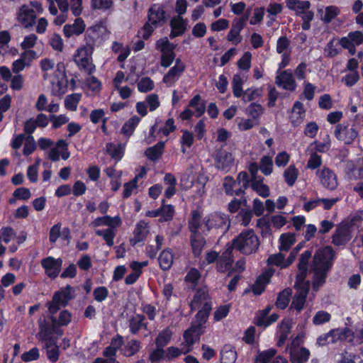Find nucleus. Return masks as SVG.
I'll use <instances>...</instances> for the list:
<instances>
[{
  "mask_svg": "<svg viewBox=\"0 0 363 363\" xmlns=\"http://www.w3.org/2000/svg\"><path fill=\"white\" fill-rule=\"evenodd\" d=\"M170 26L172 28V32L170 33L171 38L182 35L186 28V24L181 16H177L172 18Z\"/></svg>",
  "mask_w": 363,
  "mask_h": 363,
  "instance_id": "nucleus-30",
  "label": "nucleus"
},
{
  "mask_svg": "<svg viewBox=\"0 0 363 363\" xmlns=\"http://www.w3.org/2000/svg\"><path fill=\"white\" fill-rule=\"evenodd\" d=\"M291 296V290L290 289H286L280 292L278 295L276 305L281 309H284L289 305L290 301V296Z\"/></svg>",
  "mask_w": 363,
  "mask_h": 363,
  "instance_id": "nucleus-54",
  "label": "nucleus"
},
{
  "mask_svg": "<svg viewBox=\"0 0 363 363\" xmlns=\"http://www.w3.org/2000/svg\"><path fill=\"white\" fill-rule=\"evenodd\" d=\"M201 216L197 211L191 213V218L189 220V229L191 233H199V230L201 227Z\"/></svg>",
  "mask_w": 363,
  "mask_h": 363,
  "instance_id": "nucleus-55",
  "label": "nucleus"
},
{
  "mask_svg": "<svg viewBox=\"0 0 363 363\" xmlns=\"http://www.w3.org/2000/svg\"><path fill=\"white\" fill-rule=\"evenodd\" d=\"M275 83L283 89L288 91H294L296 88V83L295 79L290 70H284L278 72Z\"/></svg>",
  "mask_w": 363,
  "mask_h": 363,
  "instance_id": "nucleus-14",
  "label": "nucleus"
},
{
  "mask_svg": "<svg viewBox=\"0 0 363 363\" xmlns=\"http://www.w3.org/2000/svg\"><path fill=\"white\" fill-rule=\"evenodd\" d=\"M145 316L142 315H136L130 320V330L132 333H137L143 327L147 328L146 323H144Z\"/></svg>",
  "mask_w": 363,
  "mask_h": 363,
  "instance_id": "nucleus-48",
  "label": "nucleus"
},
{
  "mask_svg": "<svg viewBox=\"0 0 363 363\" xmlns=\"http://www.w3.org/2000/svg\"><path fill=\"white\" fill-rule=\"evenodd\" d=\"M340 13V9L335 6H329L325 8V16L322 18L325 23H330Z\"/></svg>",
  "mask_w": 363,
  "mask_h": 363,
  "instance_id": "nucleus-59",
  "label": "nucleus"
},
{
  "mask_svg": "<svg viewBox=\"0 0 363 363\" xmlns=\"http://www.w3.org/2000/svg\"><path fill=\"white\" fill-rule=\"evenodd\" d=\"M48 4V10L53 16H57L58 9L62 13H67L69 11L68 0H47Z\"/></svg>",
  "mask_w": 363,
  "mask_h": 363,
  "instance_id": "nucleus-32",
  "label": "nucleus"
},
{
  "mask_svg": "<svg viewBox=\"0 0 363 363\" xmlns=\"http://www.w3.org/2000/svg\"><path fill=\"white\" fill-rule=\"evenodd\" d=\"M308 259H306L301 256L298 262L299 273L296 275V280L295 283L296 286H298V282L304 281L308 267Z\"/></svg>",
  "mask_w": 363,
  "mask_h": 363,
  "instance_id": "nucleus-57",
  "label": "nucleus"
},
{
  "mask_svg": "<svg viewBox=\"0 0 363 363\" xmlns=\"http://www.w3.org/2000/svg\"><path fill=\"white\" fill-rule=\"evenodd\" d=\"M339 42L342 48L347 49L353 55L356 52L355 47L363 43V33L359 30L350 32L346 37L342 38Z\"/></svg>",
  "mask_w": 363,
  "mask_h": 363,
  "instance_id": "nucleus-13",
  "label": "nucleus"
},
{
  "mask_svg": "<svg viewBox=\"0 0 363 363\" xmlns=\"http://www.w3.org/2000/svg\"><path fill=\"white\" fill-rule=\"evenodd\" d=\"M94 46L92 43H86L85 45L76 50L73 55V60L77 67L89 74L93 73L96 67L93 63L92 54Z\"/></svg>",
  "mask_w": 363,
  "mask_h": 363,
  "instance_id": "nucleus-4",
  "label": "nucleus"
},
{
  "mask_svg": "<svg viewBox=\"0 0 363 363\" xmlns=\"http://www.w3.org/2000/svg\"><path fill=\"white\" fill-rule=\"evenodd\" d=\"M269 282V276L262 274L259 277L255 284L252 286V292L255 295H260L264 290V286Z\"/></svg>",
  "mask_w": 363,
  "mask_h": 363,
  "instance_id": "nucleus-58",
  "label": "nucleus"
},
{
  "mask_svg": "<svg viewBox=\"0 0 363 363\" xmlns=\"http://www.w3.org/2000/svg\"><path fill=\"white\" fill-rule=\"evenodd\" d=\"M291 363H305L310 357V351L306 347L293 348L289 351Z\"/></svg>",
  "mask_w": 363,
  "mask_h": 363,
  "instance_id": "nucleus-27",
  "label": "nucleus"
},
{
  "mask_svg": "<svg viewBox=\"0 0 363 363\" xmlns=\"http://www.w3.org/2000/svg\"><path fill=\"white\" fill-rule=\"evenodd\" d=\"M164 148V143L159 142L155 145L147 148L145 151V155L150 160H157L162 155Z\"/></svg>",
  "mask_w": 363,
  "mask_h": 363,
  "instance_id": "nucleus-38",
  "label": "nucleus"
},
{
  "mask_svg": "<svg viewBox=\"0 0 363 363\" xmlns=\"http://www.w3.org/2000/svg\"><path fill=\"white\" fill-rule=\"evenodd\" d=\"M125 149V143H119L116 145L113 143H108L106 145V150L107 153L116 162L120 161L123 158Z\"/></svg>",
  "mask_w": 363,
  "mask_h": 363,
  "instance_id": "nucleus-28",
  "label": "nucleus"
},
{
  "mask_svg": "<svg viewBox=\"0 0 363 363\" xmlns=\"http://www.w3.org/2000/svg\"><path fill=\"white\" fill-rule=\"evenodd\" d=\"M173 332L169 327L164 328L160 332L157 337L155 339V344L158 347H164L171 340Z\"/></svg>",
  "mask_w": 363,
  "mask_h": 363,
  "instance_id": "nucleus-40",
  "label": "nucleus"
},
{
  "mask_svg": "<svg viewBox=\"0 0 363 363\" xmlns=\"http://www.w3.org/2000/svg\"><path fill=\"white\" fill-rule=\"evenodd\" d=\"M277 353L274 348H269L263 351H257L255 359V363H268Z\"/></svg>",
  "mask_w": 363,
  "mask_h": 363,
  "instance_id": "nucleus-43",
  "label": "nucleus"
},
{
  "mask_svg": "<svg viewBox=\"0 0 363 363\" xmlns=\"http://www.w3.org/2000/svg\"><path fill=\"white\" fill-rule=\"evenodd\" d=\"M296 241L295 235L288 233H283L279 238V250L281 251H287L294 244Z\"/></svg>",
  "mask_w": 363,
  "mask_h": 363,
  "instance_id": "nucleus-46",
  "label": "nucleus"
},
{
  "mask_svg": "<svg viewBox=\"0 0 363 363\" xmlns=\"http://www.w3.org/2000/svg\"><path fill=\"white\" fill-rule=\"evenodd\" d=\"M158 262L162 270H168L172 266L174 262V254L171 249L166 248L160 254Z\"/></svg>",
  "mask_w": 363,
  "mask_h": 363,
  "instance_id": "nucleus-34",
  "label": "nucleus"
},
{
  "mask_svg": "<svg viewBox=\"0 0 363 363\" xmlns=\"http://www.w3.org/2000/svg\"><path fill=\"white\" fill-rule=\"evenodd\" d=\"M45 347L48 359L52 362H56L59 359L60 351L55 342L54 341L51 343L46 342Z\"/></svg>",
  "mask_w": 363,
  "mask_h": 363,
  "instance_id": "nucleus-50",
  "label": "nucleus"
},
{
  "mask_svg": "<svg viewBox=\"0 0 363 363\" xmlns=\"http://www.w3.org/2000/svg\"><path fill=\"white\" fill-rule=\"evenodd\" d=\"M234 157L233 155L226 151H220L215 157V166L220 171L228 172L233 165Z\"/></svg>",
  "mask_w": 363,
  "mask_h": 363,
  "instance_id": "nucleus-18",
  "label": "nucleus"
},
{
  "mask_svg": "<svg viewBox=\"0 0 363 363\" xmlns=\"http://www.w3.org/2000/svg\"><path fill=\"white\" fill-rule=\"evenodd\" d=\"M243 28L242 23H237L233 21L232 27L227 35V40L234 45H238L241 43L242 37L240 33Z\"/></svg>",
  "mask_w": 363,
  "mask_h": 363,
  "instance_id": "nucleus-31",
  "label": "nucleus"
},
{
  "mask_svg": "<svg viewBox=\"0 0 363 363\" xmlns=\"http://www.w3.org/2000/svg\"><path fill=\"white\" fill-rule=\"evenodd\" d=\"M150 233V226L144 220L139 221L135 227L133 231V238L132 242L133 244L143 241Z\"/></svg>",
  "mask_w": 363,
  "mask_h": 363,
  "instance_id": "nucleus-24",
  "label": "nucleus"
},
{
  "mask_svg": "<svg viewBox=\"0 0 363 363\" xmlns=\"http://www.w3.org/2000/svg\"><path fill=\"white\" fill-rule=\"evenodd\" d=\"M306 115V111L303 108V105L300 101H297L294 103L291 113L290 115V121L294 126H296L301 124Z\"/></svg>",
  "mask_w": 363,
  "mask_h": 363,
  "instance_id": "nucleus-25",
  "label": "nucleus"
},
{
  "mask_svg": "<svg viewBox=\"0 0 363 363\" xmlns=\"http://www.w3.org/2000/svg\"><path fill=\"white\" fill-rule=\"evenodd\" d=\"M137 88L140 93H147L154 89L155 83L150 77H143L139 79Z\"/></svg>",
  "mask_w": 363,
  "mask_h": 363,
  "instance_id": "nucleus-51",
  "label": "nucleus"
},
{
  "mask_svg": "<svg viewBox=\"0 0 363 363\" xmlns=\"http://www.w3.org/2000/svg\"><path fill=\"white\" fill-rule=\"evenodd\" d=\"M148 21L155 26H161L166 21V13L162 5L154 4L150 8Z\"/></svg>",
  "mask_w": 363,
  "mask_h": 363,
  "instance_id": "nucleus-17",
  "label": "nucleus"
},
{
  "mask_svg": "<svg viewBox=\"0 0 363 363\" xmlns=\"http://www.w3.org/2000/svg\"><path fill=\"white\" fill-rule=\"evenodd\" d=\"M34 53L32 50L25 51L21 56V57L15 60L12 64V71L13 73L17 74L19 72L24 69L26 66H28L29 63L26 62V57L31 55Z\"/></svg>",
  "mask_w": 363,
  "mask_h": 363,
  "instance_id": "nucleus-42",
  "label": "nucleus"
},
{
  "mask_svg": "<svg viewBox=\"0 0 363 363\" xmlns=\"http://www.w3.org/2000/svg\"><path fill=\"white\" fill-rule=\"evenodd\" d=\"M185 69L184 62L180 58L176 59L174 65L163 77L162 82L167 86H172L179 79Z\"/></svg>",
  "mask_w": 363,
  "mask_h": 363,
  "instance_id": "nucleus-12",
  "label": "nucleus"
},
{
  "mask_svg": "<svg viewBox=\"0 0 363 363\" xmlns=\"http://www.w3.org/2000/svg\"><path fill=\"white\" fill-rule=\"evenodd\" d=\"M111 48L115 53H119L118 60L121 62H124L130 54V48L123 46L122 43L118 42H113Z\"/></svg>",
  "mask_w": 363,
  "mask_h": 363,
  "instance_id": "nucleus-41",
  "label": "nucleus"
},
{
  "mask_svg": "<svg viewBox=\"0 0 363 363\" xmlns=\"http://www.w3.org/2000/svg\"><path fill=\"white\" fill-rule=\"evenodd\" d=\"M82 99V94L74 93L69 94L65 99V107L72 111H77L78 104Z\"/></svg>",
  "mask_w": 363,
  "mask_h": 363,
  "instance_id": "nucleus-45",
  "label": "nucleus"
},
{
  "mask_svg": "<svg viewBox=\"0 0 363 363\" xmlns=\"http://www.w3.org/2000/svg\"><path fill=\"white\" fill-rule=\"evenodd\" d=\"M201 335V330L196 325H191L184 333V342L182 346L184 347V354L190 352L192 350L194 344L199 340Z\"/></svg>",
  "mask_w": 363,
  "mask_h": 363,
  "instance_id": "nucleus-16",
  "label": "nucleus"
},
{
  "mask_svg": "<svg viewBox=\"0 0 363 363\" xmlns=\"http://www.w3.org/2000/svg\"><path fill=\"white\" fill-rule=\"evenodd\" d=\"M298 176V170L294 164H291L284 172L285 182L289 186H292Z\"/></svg>",
  "mask_w": 363,
  "mask_h": 363,
  "instance_id": "nucleus-47",
  "label": "nucleus"
},
{
  "mask_svg": "<svg viewBox=\"0 0 363 363\" xmlns=\"http://www.w3.org/2000/svg\"><path fill=\"white\" fill-rule=\"evenodd\" d=\"M201 99V96L197 94L191 99L189 104V107H192L195 109L196 117H200L206 110L205 104Z\"/></svg>",
  "mask_w": 363,
  "mask_h": 363,
  "instance_id": "nucleus-53",
  "label": "nucleus"
},
{
  "mask_svg": "<svg viewBox=\"0 0 363 363\" xmlns=\"http://www.w3.org/2000/svg\"><path fill=\"white\" fill-rule=\"evenodd\" d=\"M263 177H259L252 181V188L260 196L266 198L269 196V189L267 185L263 183Z\"/></svg>",
  "mask_w": 363,
  "mask_h": 363,
  "instance_id": "nucleus-39",
  "label": "nucleus"
},
{
  "mask_svg": "<svg viewBox=\"0 0 363 363\" xmlns=\"http://www.w3.org/2000/svg\"><path fill=\"white\" fill-rule=\"evenodd\" d=\"M334 134L339 141L345 145H351L358 138L359 131L354 125L342 123L335 126Z\"/></svg>",
  "mask_w": 363,
  "mask_h": 363,
  "instance_id": "nucleus-7",
  "label": "nucleus"
},
{
  "mask_svg": "<svg viewBox=\"0 0 363 363\" xmlns=\"http://www.w3.org/2000/svg\"><path fill=\"white\" fill-rule=\"evenodd\" d=\"M86 84L88 89L91 91L93 94H96L101 91V84L95 77L91 76L87 78Z\"/></svg>",
  "mask_w": 363,
  "mask_h": 363,
  "instance_id": "nucleus-64",
  "label": "nucleus"
},
{
  "mask_svg": "<svg viewBox=\"0 0 363 363\" xmlns=\"http://www.w3.org/2000/svg\"><path fill=\"white\" fill-rule=\"evenodd\" d=\"M43 12L42 4L37 1H31L30 4L21 6L17 13V19L25 28L33 26L38 14Z\"/></svg>",
  "mask_w": 363,
  "mask_h": 363,
  "instance_id": "nucleus-5",
  "label": "nucleus"
},
{
  "mask_svg": "<svg viewBox=\"0 0 363 363\" xmlns=\"http://www.w3.org/2000/svg\"><path fill=\"white\" fill-rule=\"evenodd\" d=\"M311 147H313V152L324 153L328 151L331 147V141L330 136L327 135L323 142L314 141L311 144Z\"/></svg>",
  "mask_w": 363,
  "mask_h": 363,
  "instance_id": "nucleus-49",
  "label": "nucleus"
},
{
  "mask_svg": "<svg viewBox=\"0 0 363 363\" xmlns=\"http://www.w3.org/2000/svg\"><path fill=\"white\" fill-rule=\"evenodd\" d=\"M335 256V252L330 246L320 248L315 252L310 270L313 274L312 284L315 290L325 284Z\"/></svg>",
  "mask_w": 363,
  "mask_h": 363,
  "instance_id": "nucleus-1",
  "label": "nucleus"
},
{
  "mask_svg": "<svg viewBox=\"0 0 363 363\" xmlns=\"http://www.w3.org/2000/svg\"><path fill=\"white\" fill-rule=\"evenodd\" d=\"M190 242L194 257H199L201 254L203 247L206 244L204 238L200 233H191L190 236Z\"/></svg>",
  "mask_w": 363,
  "mask_h": 363,
  "instance_id": "nucleus-29",
  "label": "nucleus"
},
{
  "mask_svg": "<svg viewBox=\"0 0 363 363\" xmlns=\"http://www.w3.org/2000/svg\"><path fill=\"white\" fill-rule=\"evenodd\" d=\"M293 326L292 320L290 318H284L281 320L277 328V336L278 338L277 345L282 347L291 333Z\"/></svg>",
  "mask_w": 363,
  "mask_h": 363,
  "instance_id": "nucleus-19",
  "label": "nucleus"
},
{
  "mask_svg": "<svg viewBox=\"0 0 363 363\" xmlns=\"http://www.w3.org/2000/svg\"><path fill=\"white\" fill-rule=\"evenodd\" d=\"M352 238L347 227L338 226L332 237V242L337 246L345 245Z\"/></svg>",
  "mask_w": 363,
  "mask_h": 363,
  "instance_id": "nucleus-23",
  "label": "nucleus"
},
{
  "mask_svg": "<svg viewBox=\"0 0 363 363\" xmlns=\"http://www.w3.org/2000/svg\"><path fill=\"white\" fill-rule=\"evenodd\" d=\"M259 240L252 230H246L240 233L233 240L234 248L244 255L255 253L259 246Z\"/></svg>",
  "mask_w": 363,
  "mask_h": 363,
  "instance_id": "nucleus-3",
  "label": "nucleus"
},
{
  "mask_svg": "<svg viewBox=\"0 0 363 363\" xmlns=\"http://www.w3.org/2000/svg\"><path fill=\"white\" fill-rule=\"evenodd\" d=\"M140 121V118L138 116H134L131 117L123 124L121 128V133L127 137H130L133 134Z\"/></svg>",
  "mask_w": 363,
  "mask_h": 363,
  "instance_id": "nucleus-37",
  "label": "nucleus"
},
{
  "mask_svg": "<svg viewBox=\"0 0 363 363\" xmlns=\"http://www.w3.org/2000/svg\"><path fill=\"white\" fill-rule=\"evenodd\" d=\"M71 291L72 287L67 285L54 294L52 300L48 306V310L51 314H55L61 307L68 304L72 298Z\"/></svg>",
  "mask_w": 363,
  "mask_h": 363,
  "instance_id": "nucleus-9",
  "label": "nucleus"
},
{
  "mask_svg": "<svg viewBox=\"0 0 363 363\" xmlns=\"http://www.w3.org/2000/svg\"><path fill=\"white\" fill-rule=\"evenodd\" d=\"M86 25L82 18H77L72 24H66L63 27V33L66 38L79 35L85 30Z\"/></svg>",
  "mask_w": 363,
  "mask_h": 363,
  "instance_id": "nucleus-20",
  "label": "nucleus"
},
{
  "mask_svg": "<svg viewBox=\"0 0 363 363\" xmlns=\"http://www.w3.org/2000/svg\"><path fill=\"white\" fill-rule=\"evenodd\" d=\"M122 224L120 216H116L111 217L110 216H104L98 217L94 219L90 224L91 226L97 228L101 226H107L108 228H119Z\"/></svg>",
  "mask_w": 363,
  "mask_h": 363,
  "instance_id": "nucleus-22",
  "label": "nucleus"
},
{
  "mask_svg": "<svg viewBox=\"0 0 363 363\" xmlns=\"http://www.w3.org/2000/svg\"><path fill=\"white\" fill-rule=\"evenodd\" d=\"M237 359V352L235 350L229 346L225 345L220 352L221 363H235Z\"/></svg>",
  "mask_w": 363,
  "mask_h": 363,
  "instance_id": "nucleus-36",
  "label": "nucleus"
},
{
  "mask_svg": "<svg viewBox=\"0 0 363 363\" xmlns=\"http://www.w3.org/2000/svg\"><path fill=\"white\" fill-rule=\"evenodd\" d=\"M320 184L329 190H335L337 185V177L333 170L327 167L318 169L315 173Z\"/></svg>",
  "mask_w": 363,
  "mask_h": 363,
  "instance_id": "nucleus-10",
  "label": "nucleus"
},
{
  "mask_svg": "<svg viewBox=\"0 0 363 363\" xmlns=\"http://www.w3.org/2000/svg\"><path fill=\"white\" fill-rule=\"evenodd\" d=\"M331 315L325 311H318L313 318V323L315 325L328 323L330 320Z\"/></svg>",
  "mask_w": 363,
  "mask_h": 363,
  "instance_id": "nucleus-62",
  "label": "nucleus"
},
{
  "mask_svg": "<svg viewBox=\"0 0 363 363\" xmlns=\"http://www.w3.org/2000/svg\"><path fill=\"white\" fill-rule=\"evenodd\" d=\"M295 286L297 288V291L294 295L292 300L291 308L300 312L303 308L306 303V299L308 292V284H303V282H298V286Z\"/></svg>",
  "mask_w": 363,
  "mask_h": 363,
  "instance_id": "nucleus-15",
  "label": "nucleus"
},
{
  "mask_svg": "<svg viewBox=\"0 0 363 363\" xmlns=\"http://www.w3.org/2000/svg\"><path fill=\"white\" fill-rule=\"evenodd\" d=\"M206 230H215L222 234L225 233L230 227V220L228 216L215 213L203 219Z\"/></svg>",
  "mask_w": 363,
  "mask_h": 363,
  "instance_id": "nucleus-8",
  "label": "nucleus"
},
{
  "mask_svg": "<svg viewBox=\"0 0 363 363\" xmlns=\"http://www.w3.org/2000/svg\"><path fill=\"white\" fill-rule=\"evenodd\" d=\"M343 340L347 342L354 340L353 332L350 329L345 328L331 330L328 333L320 335L317 338L316 345L319 347H323L330 343H335Z\"/></svg>",
  "mask_w": 363,
  "mask_h": 363,
  "instance_id": "nucleus-6",
  "label": "nucleus"
},
{
  "mask_svg": "<svg viewBox=\"0 0 363 363\" xmlns=\"http://www.w3.org/2000/svg\"><path fill=\"white\" fill-rule=\"evenodd\" d=\"M91 8L94 10L110 12L113 9V1L112 0H91Z\"/></svg>",
  "mask_w": 363,
  "mask_h": 363,
  "instance_id": "nucleus-52",
  "label": "nucleus"
},
{
  "mask_svg": "<svg viewBox=\"0 0 363 363\" xmlns=\"http://www.w3.org/2000/svg\"><path fill=\"white\" fill-rule=\"evenodd\" d=\"M252 54L247 51L238 61V67L244 71H248L251 67Z\"/></svg>",
  "mask_w": 363,
  "mask_h": 363,
  "instance_id": "nucleus-61",
  "label": "nucleus"
},
{
  "mask_svg": "<svg viewBox=\"0 0 363 363\" xmlns=\"http://www.w3.org/2000/svg\"><path fill=\"white\" fill-rule=\"evenodd\" d=\"M180 143L182 145V152H186L185 147H190L194 143V135L189 130H183L182 135L180 138Z\"/></svg>",
  "mask_w": 363,
  "mask_h": 363,
  "instance_id": "nucleus-60",
  "label": "nucleus"
},
{
  "mask_svg": "<svg viewBox=\"0 0 363 363\" xmlns=\"http://www.w3.org/2000/svg\"><path fill=\"white\" fill-rule=\"evenodd\" d=\"M155 48L161 54L174 52L176 45L170 43L167 38H162L157 40Z\"/></svg>",
  "mask_w": 363,
  "mask_h": 363,
  "instance_id": "nucleus-44",
  "label": "nucleus"
},
{
  "mask_svg": "<svg viewBox=\"0 0 363 363\" xmlns=\"http://www.w3.org/2000/svg\"><path fill=\"white\" fill-rule=\"evenodd\" d=\"M191 308L192 310H199L195 322L192 325L198 326L201 330L202 325L207 321L212 309L208 294L203 290H199L191 302Z\"/></svg>",
  "mask_w": 363,
  "mask_h": 363,
  "instance_id": "nucleus-2",
  "label": "nucleus"
},
{
  "mask_svg": "<svg viewBox=\"0 0 363 363\" xmlns=\"http://www.w3.org/2000/svg\"><path fill=\"white\" fill-rule=\"evenodd\" d=\"M259 169L266 176L270 175L273 172V160L269 156H264L260 160Z\"/></svg>",
  "mask_w": 363,
  "mask_h": 363,
  "instance_id": "nucleus-56",
  "label": "nucleus"
},
{
  "mask_svg": "<svg viewBox=\"0 0 363 363\" xmlns=\"http://www.w3.org/2000/svg\"><path fill=\"white\" fill-rule=\"evenodd\" d=\"M286 7L301 16L306 10L309 9L311 3L308 1L286 0Z\"/></svg>",
  "mask_w": 363,
  "mask_h": 363,
  "instance_id": "nucleus-33",
  "label": "nucleus"
},
{
  "mask_svg": "<svg viewBox=\"0 0 363 363\" xmlns=\"http://www.w3.org/2000/svg\"><path fill=\"white\" fill-rule=\"evenodd\" d=\"M118 228H107L106 229H97L95 233L103 238L106 244L108 247H112L114 245V238L116 235Z\"/></svg>",
  "mask_w": 363,
  "mask_h": 363,
  "instance_id": "nucleus-35",
  "label": "nucleus"
},
{
  "mask_svg": "<svg viewBox=\"0 0 363 363\" xmlns=\"http://www.w3.org/2000/svg\"><path fill=\"white\" fill-rule=\"evenodd\" d=\"M233 245H227L217 263L218 271L224 272L229 270L233 262Z\"/></svg>",
  "mask_w": 363,
  "mask_h": 363,
  "instance_id": "nucleus-21",
  "label": "nucleus"
},
{
  "mask_svg": "<svg viewBox=\"0 0 363 363\" xmlns=\"http://www.w3.org/2000/svg\"><path fill=\"white\" fill-rule=\"evenodd\" d=\"M62 263L63 260L62 258H55L52 256L43 258L40 261L45 274L51 279H55L59 275Z\"/></svg>",
  "mask_w": 363,
  "mask_h": 363,
  "instance_id": "nucleus-11",
  "label": "nucleus"
},
{
  "mask_svg": "<svg viewBox=\"0 0 363 363\" xmlns=\"http://www.w3.org/2000/svg\"><path fill=\"white\" fill-rule=\"evenodd\" d=\"M49 44L56 51L62 52L64 48V42L59 34H52L49 39Z\"/></svg>",
  "mask_w": 363,
  "mask_h": 363,
  "instance_id": "nucleus-63",
  "label": "nucleus"
},
{
  "mask_svg": "<svg viewBox=\"0 0 363 363\" xmlns=\"http://www.w3.org/2000/svg\"><path fill=\"white\" fill-rule=\"evenodd\" d=\"M51 84V94L53 96H62L64 95L68 87L67 79H49Z\"/></svg>",
  "mask_w": 363,
  "mask_h": 363,
  "instance_id": "nucleus-26",
  "label": "nucleus"
}]
</instances>
